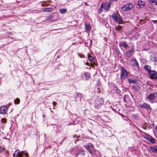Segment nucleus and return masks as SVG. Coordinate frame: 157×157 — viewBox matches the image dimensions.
<instances>
[{"label": "nucleus", "mask_w": 157, "mask_h": 157, "mask_svg": "<svg viewBox=\"0 0 157 157\" xmlns=\"http://www.w3.org/2000/svg\"><path fill=\"white\" fill-rule=\"evenodd\" d=\"M85 148L88 150L89 152L91 154H94L95 153V150L94 146H85Z\"/></svg>", "instance_id": "nucleus-3"}, {"label": "nucleus", "mask_w": 157, "mask_h": 157, "mask_svg": "<svg viewBox=\"0 0 157 157\" xmlns=\"http://www.w3.org/2000/svg\"><path fill=\"white\" fill-rule=\"evenodd\" d=\"M150 77L151 79H156L157 78V72L154 71H151L149 72Z\"/></svg>", "instance_id": "nucleus-2"}, {"label": "nucleus", "mask_w": 157, "mask_h": 157, "mask_svg": "<svg viewBox=\"0 0 157 157\" xmlns=\"http://www.w3.org/2000/svg\"><path fill=\"white\" fill-rule=\"evenodd\" d=\"M155 130L157 132V126H155Z\"/></svg>", "instance_id": "nucleus-34"}, {"label": "nucleus", "mask_w": 157, "mask_h": 157, "mask_svg": "<svg viewBox=\"0 0 157 157\" xmlns=\"http://www.w3.org/2000/svg\"><path fill=\"white\" fill-rule=\"evenodd\" d=\"M115 90H117V92L118 93H119V92L120 91V90L118 89V88L117 87H115L114 88Z\"/></svg>", "instance_id": "nucleus-28"}, {"label": "nucleus", "mask_w": 157, "mask_h": 157, "mask_svg": "<svg viewBox=\"0 0 157 157\" xmlns=\"http://www.w3.org/2000/svg\"><path fill=\"white\" fill-rule=\"evenodd\" d=\"M53 104L54 105H56V103L55 102H53Z\"/></svg>", "instance_id": "nucleus-35"}, {"label": "nucleus", "mask_w": 157, "mask_h": 157, "mask_svg": "<svg viewBox=\"0 0 157 157\" xmlns=\"http://www.w3.org/2000/svg\"><path fill=\"white\" fill-rule=\"evenodd\" d=\"M112 17L116 22L118 21V15L117 13H113V14Z\"/></svg>", "instance_id": "nucleus-8"}, {"label": "nucleus", "mask_w": 157, "mask_h": 157, "mask_svg": "<svg viewBox=\"0 0 157 157\" xmlns=\"http://www.w3.org/2000/svg\"><path fill=\"white\" fill-rule=\"evenodd\" d=\"M87 146H90V147L91 146H94L92 145V144H91V143H90V144H88V145Z\"/></svg>", "instance_id": "nucleus-32"}, {"label": "nucleus", "mask_w": 157, "mask_h": 157, "mask_svg": "<svg viewBox=\"0 0 157 157\" xmlns=\"http://www.w3.org/2000/svg\"><path fill=\"white\" fill-rule=\"evenodd\" d=\"M48 19L51 21H52L53 18V16L52 15H50L48 17Z\"/></svg>", "instance_id": "nucleus-27"}, {"label": "nucleus", "mask_w": 157, "mask_h": 157, "mask_svg": "<svg viewBox=\"0 0 157 157\" xmlns=\"http://www.w3.org/2000/svg\"><path fill=\"white\" fill-rule=\"evenodd\" d=\"M155 21H153V22H154V23H155Z\"/></svg>", "instance_id": "nucleus-43"}, {"label": "nucleus", "mask_w": 157, "mask_h": 157, "mask_svg": "<svg viewBox=\"0 0 157 157\" xmlns=\"http://www.w3.org/2000/svg\"><path fill=\"white\" fill-rule=\"evenodd\" d=\"M124 101H125V96H124Z\"/></svg>", "instance_id": "nucleus-40"}, {"label": "nucleus", "mask_w": 157, "mask_h": 157, "mask_svg": "<svg viewBox=\"0 0 157 157\" xmlns=\"http://www.w3.org/2000/svg\"><path fill=\"white\" fill-rule=\"evenodd\" d=\"M155 97V93L153 94H151L149 96V99L150 100H152Z\"/></svg>", "instance_id": "nucleus-19"}, {"label": "nucleus", "mask_w": 157, "mask_h": 157, "mask_svg": "<svg viewBox=\"0 0 157 157\" xmlns=\"http://www.w3.org/2000/svg\"><path fill=\"white\" fill-rule=\"evenodd\" d=\"M133 51L132 50L129 51L126 53V56L127 57H130L132 55Z\"/></svg>", "instance_id": "nucleus-10"}, {"label": "nucleus", "mask_w": 157, "mask_h": 157, "mask_svg": "<svg viewBox=\"0 0 157 157\" xmlns=\"http://www.w3.org/2000/svg\"><path fill=\"white\" fill-rule=\"evenodd\" d=\"M28 155V153H25V155L26 156H27V155Z\"/></svg>", "instance_id": "nucleus-39"}, {"label": "nucleus", "mask_w": 157, "mask_h": 157, "mask_svg": "<svg viewBox=\"0 0 157 157\" xmlns=\"http://www.w3.org/2000/svg\"><path fill=\"white\" fill-rule=\"evenodd\" d=\"M85 76L86 77H90L89 75V74L88 73H85Z\"/></svg>", "instance_id": "nucleus-31"}, {"label": "nucleus", "mask_w": 157, "mask_h": 157, "mask_svg": "<svg viewBox=\"0 0 157 157\" xmlns=\"http://www.w3.org/2000/svg\"><path fill=\"white\" fill-rule=\"evenodd\" d=\"M141 107L142 108H145L146 109H148L149 108V106L147 105V104H144L142 105H141Z\"/></svg>", "instance_id": "nucleus-16"}, {"label": "nucleus", "mask_w": 157, "mask_h": 157, "mask_svg": "<svg viewBox=\"0 0 157 157\" xmlns=\"http://www.w3.org/2000/svg\"><path fill=\"white\" fill-rule=\"evenodd\" d=\"M92 67H94V65H92Z\"/></svg>", "instance_id": "nucleus-44"}, {"label": "nucleus", "mask_w": 157, "mask_h": 157, "mask_svg": "<svg viewBox=\"0 0 157 157\" xmlns=\"http://www.w3.org/2000/svg\"><path fill=\"white\" fill-rule=\"evenodd\" d=\"M53 10V9L52 8H45L44 10V12H50L51 11H52Z\"/></svg>", "instance_id": "nucleus-18"}, {"label": "nucleus", "mask_w": 157, "mask_h": 157, "mask_svg": "<svg viewBox=\"0 0 157 157\" xmlns=\"http://www.w3.org/2000/svg\"><path fill=\"white\" fill-rule=\"evenodd\" d=\"M121 69L122 72L121 77V79H123L127 77V71L125 70L124 67H122Z\"/></svg>", "instance_id": "nucleus-4"}, {"label": "nucleus", "mask_w": 157, "mask_h": 157, "mask_svg": "<svg viewBox=\"0 0 157 157\" xmlns=\"http://www.w3.org/2000/svg\"><path fill=\"white\" fill-rule=\"evenodd\" d=\"M20 102V100L19 99L17 98L15 101L14 103L16 104H18Z\"/></svg>", "instance_id": "nucleus-24"}, {"label": "nucleus", "mask_w": 157, "mask_h": 157, "mask_svg": "<svg viewBox=\"0 0 157 157\" xmlns=\"http://www.w3.org/2000/svg\"><path fill=\"white\" fill-rule=\"evenodd\" d=\"M88 56L89 60L91 62H93V61H94V59L93 57L91 56H89V55H88Z\"/></svg>", "instance_id": "nucleus-22"}, {"label": "nucleus", "mask_w": 157, "mask_h": 157, "mask_svg": "<svg viewBox=\"0 0 157 157\" xmlns=\"http://www.w3.org/2000/svg\"><path fill=\"white\" fill-rule=\"evenodd\" d=\"M132 65L133 66H136L138 69H139V64L135 59H132L131 60Z\"/></svg>", "instance_id": "nucleus-7"}, {"label": "nucleus", "mask_w": 157, "mask_h": 157, "mask_svg": "<svg viewBox=\"0 0 157 157\" xmlns=\"http://www.w3.org/2000/svg\"><path fill=\"white\" fill-rule=\"evenodd\" d=\"M67 11V10L66 9H60L59 11L61 13H65Z\"/></svg>", "instance_id": "nucleus-21"}, {"label": "nucleus", "mask_w": 157, "mask_h": 157, "mask_svg": "<svg viewBox=\"0 0 157 157\" xmlns=\"http://www.w3.org/2000/svg\"><path fill=\"white\" fill-rule=\"evenodd\" d=\"M155 97H157V93H155Z\"/></svg>", "instance_id": "nucleus-36"}, {"label": "nucleus", "mask_w": 157, "mask_h": 157, "mask_svg": "<svg viewBox=\"0 0 157 157\" xmlns=\"http://www.w3.org/2000/svg\"><path fill=\"white\" fill-rule=\"evenodd\" d=\"M122 29V27L119 26L117 27H116V29L118 30H120Z\"/></svg>", "instance_id": "nucleus-26"}, {"label": "nucleus", "mask_w": 157, "mask_h": 157, "mask_svg": "<svg viewBox=\"0 0 157 157\" xmlns=\"http://www.w3.org/2000/svg\"><path fill=\"white\" fill-rule=\"evenodd\" d=\"M85 29L87 32L90 31L91 29V28L90 24H85Z\"/></svg>", "instance_id": "nucleus-11"}, {"label": "nucleus", "mask_w": 157, "mask_h": 157, "mask_svg": "<svg viewBox=\"0 0 157 157\" xmlns=\"http://www.w3.org/2000/svg\"><path fill=\"white\" fill-rule=\"evenodd\" d=\"M151 149L153 152H157V146L151 147Z\"/></svg>", "instance_id": "nucleus-17"}, {"label": "nucleus", "mask_w": 157, "mask_h": 157, "mask_svg": "<svg viewBox=\"0 0 157 157\" xmlns=\"http://www.w3.org/2000/svg\"><path fill=\"white\" fill-rule=\"evenodd\" d=\"M120 46H122L124 47L125 48H127L128 47V45L127 44L125 43L122 42L121 43L119 44Z\"/></svg>", "instance_id": "nucleus-14"}, {"label": "nucleus", "mask_w": 157, "mask_h": 157, "mask_svg": "<svg viewBox=\"0 0 157 157\" xmlns=\"http://www.w3.org/2000/svg\"><path fill=\"white\" fill-rule=\"evenodd\" d=\"M105 3H102L101 4V8H102L103 7V6L104 5H105Z\"/></svg>", "instance_id": "nucleus-33"}, {"label": "nucleus", "mask_w": 157, "mask_h": 157, "mask_svg": "<svg viewBox=\"0 0 157 157\" xmlns=\"http://www.w3.org/2000/svg\"><path fill=\"white\" fill-rule=\"evenodd\" d=\"M16 153H17V156L18 155L20 157H22V155L21 154V153H20V151L19 150L17 149L15 151V153L13 154L14 156H15V155Z\"/></svg>", "instance_id": "nucleus-12"}, {"label": "nucleus", "mask_w": 157, "mask_h": 157, "mask_svg": "<svg viewBox=\"0 0 157 157\" xmlns=\"http://www.w3.org/2000/svg\"><path fill=\"white\" fill-rule=\"evenodd\" d=\"M117 22L119 24H121L122 23V18L119 15L118 16V21Z\"/></svg>", "instance_id": "nucleus-20"}, {"label": "nucleus", "mask_w": 157, "mask_h": 157, "mask_svg": "<svg viewBox=\"0 0 157 157\" xmlns=\"http://www.w3.org/2000/svg\"><path fill=\"white\" fill-rule=\"evenodd\" d=\"M144 69L146 70L147 72H148V73L149 72L151 71L150 70V69H151L150 66L148 65H147L144 66Z\"/></svg>", "instance_id": "nucleus-13"}, {"label": "nucleus", "mask_w": 157, "mask_h": 157, "mask_svg": "<svg viewBox=\"0 0 157 157\" xmlns=\"http://www.w3.org/2000/svg\"><path fill=\"white\" fill-rule=\"evenodd\" d=\"M144 5V2L141 0H139L136 6L137 8H142Z\"/></svg>", "instance_id": "nucleus-5"}, {"label": "nucleus", "mask_w": 157, "mask_h": 157, "mask_svg": "<svg viewBox=\"0 0 157 157\" xmlns=\"http://www.w3.org/2000/svg\"><path fill=\"white\" fill-rule=\"evenodd\" d=\"M129 81L130 83H132L133 84H135L136 83V81L135 80H133L132 79H129Z\"/></svg>", "instance_id": "nucleus-25"}, {"label": "nucleus", "mask_w": 157, "mask_h": 157, "mask_svg": "<svg viewBox=\"0 0 157 157\" xmlns=\"http://www.w3.org/2000/svg\"><path fill=\"white\" fill-rule=\"evenodd\" d=\"M96 107H97V108L98 109V105H97V106H95Z\"/></svg>", "instance_id": "nucleus-42"}, {"label": "nucleus", "mask_w": 157, "mask_h": 157, "mask_svg": "<svg viewBox=\"0 0 157 157\" xmlns=\"http://www.w3.org/2000/svg\"><path fill=\"white\" fill-rule=\"evenodd\" d=\"M101 10H101V8L99 10V13H101Z\"/></svg>", "instance_id": "nucleus-38"}, {"label": "nucleus", "mask_w": 157, "mask_h": 157, "mask_svg": "<svg viewBox=\"0 0 157 157\" xmlns=\"http://www.w3.org/2000/svg\"><path fill=\"white\" fill-rule=\"evenodd\" d=\"M118 0H109L110 1H115V2L117 1Z\"/></svg>", "instance_id": "nucleus-37"}, {"label": "nucleus", "mask_w": 157, "mask_h": 157, "mask_svg": "<svg viewBox=\"0 0 157 157\" xmlns=\"http://www.w3.org/2000/svg\"><path fill=\"white\" fill-rule=\"evenodd\" d=\"M4 149V148L3 147H0V153Z\"/></svg>", "instance_id": "nucleus-29"}, {"label": "nucleus", "mask_w": 157, "mask_h": 157, "mask_svg": "<svg viewBox=\"0 0 157 157\" xmlns=\"http://www.w3.org/2000/svg\"><path fill=\"white\" fill-rule=\"evenodd\" d=\"M2 121L3 123H5L6 122V119L3 118L2 119Z\"/></svg>", "instance_id": "nucleus-30"}, {"label": "nucleus", "mask_w": 157, "mask_h": 157, "mask_svg": "<svg viewBox=\"0 0 157 157\" xmlns=\"http://www.w3.org/2000/svg\"><path fill=\"white\" fill-rule=\"evenodd\" d=\"M69 124V125H70V124Z\"/></svg>", "instance_id": "nucleus-45"}, {"label": "nucleus", "mask_w": 157, "mask_h": 157, "mask_svg": "<svg viewBox=\"0 0 157 157\" xmlns=\"http://www.w3.org/2000/svg\"><path fill=\"white\" fill-rule=\"evenodd\" d=\"M79 154H82L84 155L85 154L84 152L83 151H80L76 153V155L77 156H78Z\"/></svg>", "instance_id": "nucleus-23"}, {"label": "nucleus", "mask_w": 157, "mask_h": 157, "mask_svg": "<svg viewBox=\"0 0 157 157\" xmlns=\"http://www.w3.org/2000/svg\"><path fill=\"white\" fill-rule=\"evenodd\" d=\"M133 7L131 3L127 4L124 5L121 8V10L123 11H126L131 9Z\"/></svg>", "instance_id": "nucleus-1"}, {"label": "nucleus", "mask_w": 157, "mask_h": 157, "mask_svg": "<svg viewBox=\"0 0 157 157\" xmlns=\"http://www.w3.org/2000/svg\"><path fill=\"white\" fill-rule=\"evenodd\" d=\"M7 110V108L5 106L1 107L0 108V113L3 114L6 113Z\"/></svg>", "instance_id": "nucleus-6"}, {"label": "nucleus", "mask_w": 157, "mask_h": 157, "mask_svg": "<svg viewBox=\"0 0 157 157\" xmlns=\"http://www.w3.org/2000/svg\"><path fill=\"white\" fill-rule=\"evenodd\" d=\"M147 139L150 141L151 143L154 144L155 143V140L153 138L151 137H150L149 138L148 137Z\"/></svg>", "instance_id": "nucleus-15"}, {"label": "nucleus", "mask_w": 157, "mask_h": 157, "mask_svg": "<svg viewBox=\"0 0 157 157\" xmlns=\"http://www.w3.org/2000/svg\"><path fill=\"white\" fill-rule=\"evenodd\" d=\"M86 64L87 65H89V63L88 62H87V63H86Z\"/></svg>", "instance_id": "nucleus-41"}, {"label": "nucleus", "mask_w": 157, "mask_h": 157, "mask_svg": "<svg viewBox=\"0 0 157 157\" xmlns=\"http://www.w3.org/2000/svg\"><path fill=\"white\" fill-rule=\"evenodd\" d=\"M150 3L152 5H157V0H149Z\"/></svg>", "instance_id": "nucleus-9"}]
</instances>
